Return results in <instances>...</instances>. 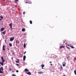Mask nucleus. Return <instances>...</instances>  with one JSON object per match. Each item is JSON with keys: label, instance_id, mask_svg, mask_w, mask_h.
I'll return each mask as SVG.
<instances>
[{"label": "nucleus", "instance_id": "4468645a", "mask_svg": "<svg viewBox=\"0 0 76 76\" xmlns=\"http://www.w3.org/2000/svg\"><path fill=\"white\" fill-rule=\"evenodd\" d=\"M38 73L39 74H42V73H43V72H38Z\"/></svg>", "mask_w": 76, "mask_h": 76}, {"label": "nucleus", "instance_id": "aec40b11", "mask_svg": "<svg viewBox=\"0 0 76 76\" xmlns=\"http://www.w3.org/2000/svg\"><path fill=\"white\" fill-rule=\"evenodd\" d=\"M9 46H10V47H12V44L11 43H10L9 44Z\"/></svg>", "mask_w": 76, "mask_h": 76}, {"label": "nucleus", "instance_id": "ea45409f", "mask_svg": "<svg viewBox=\"0 0 76 76\" xmlns=\"http://www.w3.org/2000/svg\"><path fill=\"white\" fill-rule=\"evenodd\" d=\"M7 49L8 50H9V48H7Z\"/></svg>", "mask_w": 76, "mask_h": 76}, {"label": "nucleus", "instance_id": "a19ab883", "mask_svg": "<svg viewBox=\"0 0 76 76\" xmlns=\"http://www.w3.org/2000/svg\"><path fill=\"white\" fill-rule=\"evenodd\" d=\"M51 66H52V64H50Z\"/></svg>", "mask_w": 76, "mask_h": 76}, {"label": "nucleus", "instance_id": "79ce46f5", "mask_svg": "<svg viewBox=\"0 0 76 76\" xmlns=\"http://www.w3.org/2000/svg\"><path fill=\"white\" fill-rule=\"evenodd\" d=\"M63 76H66V75H63Z\"/></svg>", "mask_w": 76, "mask_h": 76}, {"label": "nucleus", "instance_id": "72a5a7b5", "mask_svg": "<svg viewBox=\"0 0 76 76\" xmlns=\"http://www.w3.org/2000/svg\"><path fill=\"white\" fill-rule=\"evenodd\" d=\"M68 45V46L70 47V45Z\"/></svg>", "mask_w": 76, "mask_h": 76}, {"label": "nucleus", "instance_id": "6ab92c4d", "mask_svg": "<svg viewBox=\"0 0 76 76\" xmlns=\"http://www.w3.org/2000/svg\"><path fill=\"white\" fill-rule=\"evenodd\" d=\"M0 64H1V66H3V64L4 63L1 62H0Z\"/></svg>", "mask_w": 76, "mask_h": 76}, {"label": "nucleus", "instance_id": "c756f323", "mask_svg": "<svg viewBox=\"0 0 76 76\" xmlns=\"http://www.w3.org/2000/svg\"><path fill=\"white\" fill-rule=\"evenodd\" d=\"M12 70V68H10V71H11V70Z\"/></svg>", "mask_w": 76, "mask_h": 76}, {"label": "nucleus", "instance_id": "a878e982", "mask_svg": "<svg viewBox=\"0 0 76 76\" xmlns=\"http://www.w3.org/2000/svg\"><path fill=\"white\" fill-rule=\"evenodd\" d=\"M0 18H1V19H3V16L0 17Z\"/></svg>", "mask_w": 76, "mask_h": 76}, {"label": "nucleus", "instance_id": "f03ea898", "mask_svg": "<svg viewBox=\"0 0 76 76\" xmlns=\"http://www.w3.org/2000/svg\"><path fill=\"white\" fill-rule=\"evenodd\" d=\"M25 3H29V4H31V3H32L31 1L29 0H26V2H25Z\"/></svg>", "mask_w": 76, "mask_h": 76}, {"label": "nucleus", "instance_id": "f3484780", "mask_svg": "<svg viewBox=\"0 0 76 76\" xmlns=\"http://www.w3.org/2000/svg\"><path fill=\"white\" fill-rule=\"evenodd\" d=\"M29 22L31 24H32V21L31 20H30Z\"/></svg>", "mask_w": 76, "mask_h": 76}, {"label": "nucleus", "instance_id": "9b49d317", "mask_svg": "<svg viewBox=\"0 0 76 76\" xmlns=\"http://www.w3.org/2000/svg\"><path fill=\"white\" fill-rule=\"evenodd\" d=\"M26 74H27V75H31V72L29 71Z\"/></svg>", "mask_w": 76, "mask_h": 76}, {"label": "nucleus", "instance_id": "20e7f679", "mask_svg": "<svg viewBox=\"0 0 76 76\" xmlns=\"http://www.w3.org/2000/svg\"><path fill=\"white\" fill-rule=\"evenodd\" d=\"M15 39V37H11L10 39V41H13V40H14V39Z\"/></svg>", "mask_w": 76, "mask_h": 76}, {"label": "nucleus", "instance_id": "bb28decb", "mask_svg": "<svg viewBox=\"0 0 76 76\" xmlns=\"http://www.w3.org/2000/svg\"><path fill=\"white\" fill-rule=\"evenodd\" d=\"M67 58V59H69V58H70V56H68Z\"/></svg>", "mask_w": 76, "mask_h": 76}, {"label": "nucleus", "instance_id": "c03bdc74", "mask_svg": "<svg viewBox=\"0 0 76 76\" xmlns=\"http://www.w3.org/2000/svg\"><path fill=\"white\" fill-rule=\"evenodd\" d=\"M16 46H17V45L16 44Z\"/></svg>", "mask_w": 76, "mask_h": 76}, {"label": "nucleus", "instance_id": "2f4dec72", "mask_svg": "<svg viewBox=\"0 0 76 76\" xmlns=\"http://www.w3.org/2000/svg\"><path fill=\"white\" fill-rule=\"evenodd\" d=\"M74 60H76V57L75 58H74Z\"/></svg>", "mask_w": 76, "mask_h": 76}, {"label": "nucleus", "instance_id": "cd10ccee", "mask_svg": "<svg viewBox=\"0 0 76 76\" xmlns=\"http://www.w3.org/2000/svg\"><path fill=\"white\" fill-rule=\"evenodd\" d=\"M16 72L17 73H18V72H19V71H18V70H17L16 71Z\"/></svg>", "mask_w": 76, "mask_h": 76}, {"label": "nucleus", "instance_id": "ddd939ff", "mask_svg": "<svg viewBox=\"0 0 76 76\" xmlns=\"http://www.w3.org/2000/svg\"><path fill=\"white\" fill-rule=\"evenodd\" d=\"M24 71H25V72H28L29 70H28V69H27V68H26L24 70Z\"/></svg>", "mask_w": 76, "mask_h": 76}, {"label": "nucleus", "instance_id": "c9c22d12", "mask_svg": "<svg viewBox=\"0 0 76 76\" xmlns=\"http://www.w3.org/2000/svg\"><path fill=\"white\" fill-rule=\"evenodd\" d=\"M63 43H65V41H63Z\"/></svg>", "mask_w": 76, "mask_h": 76}, {"label": "nucleus", "instance_id": "c85d7f7f", "mask_svg": "<svg viewBox=\"0 0 76 76\" xmlns=\"http://www.w3.org/2000/svg\"><path fill=\"white\" fill-rule=\"evenodd\" d=\"M61 69H63V66H61Z\"/></svg>", "mask_w": 76, "mask_h": 76}, {"label": "nucleus", "instance_id": "f8f14e48", "mask_svg": "<svg viewBox=\"0 0 76 76\" xmlns=\"http://www.w3.org/2000/svg\"><path fill=\"white\" fill-rule=\"evenodd\" d=\"M45 65H44L43 64H42L41 65V66L42 67V69H44V68H43V67H44Z\"/></svg>", "mask_w": 76, "mask_h": 76}, {"label": "nucleus", "instance_id": "9d476101", "mask_svg": "<svg viewBox=\"0 0 76 76\" xmlns=\"http://www.w3.org/2000/svg\"><path fill=\"white\" fill-rule=\"evenodd\" d=\"M5 47V46H4V45H3L2 48V50H3V51H5V48H4Z\"/></svg>", "mask_w": 76, "mask_h": 76}, {"label": "nucleus", "instance_id": "a18cd8bd", "mask_svg": "<svg viewBox=\"0 0 76 76\" xmlns=\"http://www.w3.org/2000/svg\"><path fill=\"white\" fill-rule=\"evenodd\" d=\"M16 44H18V43H17V42H16Z\"/></svg>", "mask_w": 76, "mask_h": 76}, {"label": "nucleus", "instance_id": "dca6fc26", "mask_svg": "<svg viewBox=\"0 0 76 76\" xmlns=\"http://www.w3.org/2000/svg\"><path fill=\"white\" fill-rule=\"evenodd\" d=\"M4 30V28H1V31H3Z\"/></svg>", "mask_w": 76, "mask_h": 76}, {"label": "nucleus", "instance_id": "b1692460", "mask_svg": "<svg viewBox=\"0 0 76 76\" xmlns=\"http://www.w3.org/2000/svg\"><path fill=\"white\" fill-rule=\"evenodd\" d=\"M66 47L67 48H68V49H70V48H69V47H67V46H66Z\"/></svg>", "mask_w": 76, "mask_h": 76}, {"label": "nucleus", "instance_id": "39448f33", "mask_svg": "<svg viewBox=\"0 0 76 76\" xmlns=\"http://www.w3.org/2000/svg\"><path fill=\"white\" fill-rule=\"evenodd\" d=\"M1 60H2V63H4V62H5V60H4V59H3V57H2L1 58Z\"/></svg>", "mask_w": 76, "mask_h": 76}, {"label": "nucleus", "instance_id": "6e6552de", "mask_svg": "<svg viewBox=\"0 0 76 76\" xmlns=\"http://www.w3.org/2000/svg\"><path fill=\"white\" fill-rule=\"evenodd\" d=\"M25 59H26V56H23V61H25Z\"/></svg>", "mask_w": 76, "mask_h": 76}, {"label": "nucleus", "instance_id": "7c9ffc66", "mask_svg": "<svg viewBox=\"0 0 76 76\" xmlns=\"http://www.w3.org/2000/svg\"><path fill=\"white\" fill-rule=\"evenodd\" d=\"M16 66H19V64H16Z\"/></svg>", "mask_w": 76, "mask_h": 76}, {"label": "nucleus", "instance_id": "f257e3e1", "mask_svg": "<svg viewBox=\"0 0 76 76\" xmlns=\"http://www.w3.org/2000/svg\"><path fill=\"white\" fill-rule=\"evenodd\" d=\"M1 70H2V71H3V70H4L3 67H1L0 68V73H3V72L1 71Z\"/></svg>", "mask_w": 76, "mask_h": 76}, {"label": "nucleus", "instance_id": "0eeeda50", "mask_svg": "<svg viewBox=\"0 0 76 76\" xmlns=\"http://www.w3.org/2000/svg\"><path fill=\"white\" fill-rule=\"evenodd\" d=\"M17 60L18 61H15L16 62V63H19L20 61L18 59H17Z\"/></svg>", "mask_w": 76, "mask_h": 76}, {"label": "nucleus", "instance_id": "4be33fe9", "mask_svg": "<svg viewBox=\"0 0 76 76\" xmlns=\"http://www.w3.org/2000/svg\"><path fill=\"white\" fill-rule=\"evenodd\" d=\"M70 47H71L72 48H75V47H73V46H70Z\"/></svg>", "mask_w": 76, "mask_h": 76}, {"label": "nucleus", "instance_id": "5701e85b", "mask_svg": "<svg viewBox=\"0 0 76 76\" xmlns=\"http://www.w3.org/2000/svg\"><path fill=\"white\" fill-rule=\"evenodd\" d=\"M14 1L15 3H17L16 1H19V0H15Z\"/></svg>", "mask_w": 76, "mask_h": 76}, {"label": "nucleus", "instance_id": "37998d69", "mask_svg": "<svg viewBox=\"0 0 76 76\" xmlns=\"http://www.w3.org/2000/svg\"><path fill=\"white\" fill-rule=\"evenodd\" d=\"M66 44H67V43H66V44H65L66 45Z\"/></svg>", "mask_w": 76, "mask_h": 76}, {"label": "nucleus", "instance_id": "4c0bfd02", "mask_svg": "<svg viewBox=\"0 0 76 76\" xmlns=\"http://www.w3.org/2000/svg\"><path fill=\"white\" fill-rule=\"evenodd\" d=\"M2 20V19H0V20Z\"/></svg>", "mask_w": 76, "mask_h": 76}, {"label": "nucleus", "instance_id": "1a4fd4ad", "mask_svg": "<svg viewBox=\"0 0 76 76\" xmlns=\"http://www.w3.org/2000/svg\"><path fill=\"white\" fill-rule=\"evenodd\" d=\"M9 26H10V28H12V23L9 24Z\"/></svg>", "mask_w": 76, "mask_h": 76}, {"label": "nucleus", "instance_id": "58836bf2", "mask_svg": "<svg viewBox=\"0 0 76 76\" xmlns=\"http://www.w3.org/2000/svg\"><path fill=\"white\" fill-rule=\"evenodd\" d=\"M50 63H52V62H50Z\"/></svg>", "mask_w": 76, "mask_h": 76}, {"label": "nucleus", "instance_id": "393cba45", "mask_svg": "<svg viewBox=\"0 0 76 76\" xmlns=\"http://www.w3.org/2000/svg\"><path fill=\"white\" fill-rule=\"evenodd\" d=\"M16 75H15V74H13L12 75V76H16Z\"/></svg>", "mask_w": 76, "mask_h": 76}, {"label": "nucleus", "instance_id": "f704fd0d", "mask_svg": "<svg viewBox=\"0 0 76 76\" xmlns=\"http://www.w3.org/2000/svg\"><path fill=\"white\" fill-rule=\"evenodd\" d=\"M26 53V52L25 51V52H24V54H25V53Z\"/></svg>", "mask_w": 76, "mask_h": 76}, {"label": "nucleus", "instance_id": "423d86ee", "mask_svg": "<svg viewBox=\"0 0 76 76\" xmlns=\"http://www.w3.org/2000/svg\"><path fill=\"white\" fill-rule=\"evenodd\" d=\"M65 47V46H63V45H61L59 47L60 48H64Z\"/></svg>", "mask_w": 76, "mask_h": 76}, {"label": "nucleus", "instance_id": "7ed1b4c3", "mask_svg": "<svg viewBox=\"0 0 76 76\" xmlns=\"http://www.w3.org/2000/svg\"><path fill=\"white\" fill-rule=\"evenodd\" d=\"M62 65L63 67H65L66 65V63L65 62H64L62 63Z\"/></svg>", "mask_w": 76, "mask_h": 76}, {"label": "nucleus", "instance_id": "a211bd4d", "mask_svg": "<svg viewBox=\"0 0 76 76\" xmlns=\"http://www.w3.org/2000/svg\"><path fill=\"white\" fill-rule=\"evenodd\" d=\"M22 31H23V32H24V31H25V29L23 28L22 29Z\"/></svg>", "mask_w": 76, "mask_h": 76}, {"label": "nucleus", "instance_id": "473e14b6", "mask_svg": "<svg viewBox=\"0 0 76 76\" xmlns=\"http://www.w3.org/2000/svg\"><path fill=\"white\" fill-rule=\"evenodd\" d=\"M25 12H23V15H24L25 14Z\"/></svg>", "mask_w": 76, "mask_h": 76}, {"label": "nucleus", "instance_id": "2eb2a0df", "mask_svg": "<svg viewBox=\"0 0 76 76\" xmlns=\"http://www.w3.org/2000/svg\"><path fill=\"white\" fill-rule=\"evenodd\" d=\"M6 31L3 32V35H5L6 34Z\"/></svg>", "mask_w": 76, "mask_h": 76}, {"label": "nucleus", "instance_id": "49530a36", "mask_svg": "<svg viewBox=\"0 0 76 76\" xmlns=\"http://www.w3.org/2000/svg\"><path fill=\"white\" fill-rule=\"evenodd\" d=\"M0 66H1V65H0Z\"/></svg>", "mask_w": 76, "mask_h": 76}, {"label": "nucleus", "instance_id": "412c9836", "mask_svg": "<svg viewBox=\"0 0 76 76\" xmlns=\"http://www.w3.org/2000/svg\"><path fill=\"white\" fill-rule=\"evenodd\" d=\"M23 47H24V48H25L26 47V45L25 44H24Z\"/></svg>", "mask_w": 76, "mask_h": 76}, {"label": "nucleus", "instance_id": "e433bc0d", "mask_svg": "<svg viewBox=\"0 0 76 76\" xmlns=\"http://www.w3.org/2000/svg\"><path fill=\"white\" fill-rule=\"evenodd\" d=\"M5 42H6V40H5Z\"/></svg>", "mask_w": 76, "mask_h": 76}]
</instances>
